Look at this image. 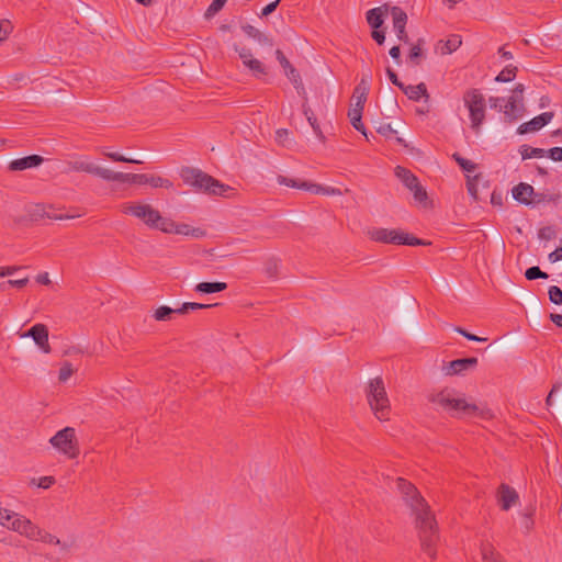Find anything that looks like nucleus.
<instances>
[{
    "instance_id": "obj_1",
    "label": "nucleus",
    "mask_w": 562,
    "mask_h": 562,
    "mask_svg": "<svg viewBox=\"0 0 562 562\" xmlns=\"http://www.w3.org/2000/svg\"><path fill=\"white\" fill-rule=\"evenodd\" d=\"M396 487L404 503L411 508L416 517V524L420 532L422 547L424 552L435 558V544L437 541L436 521L428 504L417 488L402 477L396 479Z\"/></svg>"
},
{
    "instance_id": "obj_2",
    "label": "nucleus",
    "mask_w": 562,
    "mask_h": 562,
    "mask_svg": "<svg viewBox=\"0 0 562 562\" xmlns=\"http://www.w3.org/2000/svg\"><path fill=\"white\" fill-rule=\"evenodd\" d=\"M429 402L452 417H479L481 419L493 417L487 407L467 402L464 395L452 387H445L431 393Z\"/></svg>"
},
{
    "instance_id": "obj_3",
    "label": "nucleus",
    "mask_w": 562,
    "mask_h": 562,
    "mask_svg": "<svg viewBox=\"0 0 562 562\" xmlns=\"http://www.w3.org/2000/svg\"><path fill=\"white\" fill-rule=\"evenodd\" d=\"M367 401L379 420H387L391 406L383 380L378 376L369 381L366 389Z\"/></svg>"
},
{
    "instance_id": "obj_4",
    "label": "nucleus",
    "mask_w": 562,
    "mask_h": 562,
    "mask_svg": "<svg viewBox=\"0 0 562 562\" xmlns=\"http://www.w3.org/2000/svg\"><path fill=\"white\" fill-rule=\"evenodd\" d=\"M181 178L187 184L209 194L225 196L229 190V187L220 183L216 179L198 169L183 168Z\"/></svg>"
},
{
    "instance_id": "obj_5",
    "label": "nucleus",
    "mask_w": 562,
    "mask_h": 562,
    "mask_svg": "<svg viewBox=\"0 0 562 562\" xmlns=\"http://www.w3.org/2000/svg\"><path fill=\"white\" fill-rule=\"evenodd\" d=\"M0 525L35 541L41 528L25 516L0 506Z\"/></svg>"
},
{
    "instance_id": "obj_6",
    "label": "nucleus",
    "mask_w": 562,
    "mask_h": 562,
    "mask_svg": "<svg viewBox=\"0 0 562 562\" xmlns=\"http://www.w3.org/2000/svg\"><path fill=\"white\" fill-rule=\"evenodd\" d=\"M121 212L134 216L149 228L161 229V222L165 221L158 210L143 201L126 202L121 205Z\"/></svg>"
},
{
    "instance_id": "obj_7",
    "label": "nucleus",
    "mask_w": 562,
    "mask_h": 562,
    "mask_svg": "<svg viewBox=\"0 0 562 562\" xmlns=\"http://www.w3.org/2000/svg\"><path fill=\"white\" fill-rule=\"evenodd\" d=\"M368 237L376 243L417 246L424 243L400 229H387L382 227H371L367 231Z\"/></svg>"
},
{
    "instance_id": "obj_8",
    "label": "nucleus",
    "mask_w": 562,
    "mask_h": 562,
    "mask_svg": "<svg viewBox=\"0 0 562 562\" xmlns=\"http://www.w3.org/2000/svg\"><path fill=\"white\" fill-rule=\"evenodd\" d=\"M463 101L470 113L471 126L479 132L485 119V99L479 89H471L464 93Z\"/></svg>"
},
{
    "instance_id": "obj_9",
    "label": "nucleus",
    "mask_w": 562,
    "mask_h": 562,
    "mask_svg": "<svg viewBox=\"0 0 562 562\" xmlns=\"http://www.w3.org/2000/svg\"><path fill=\"white\" fill-rule=\"evenodd\" d=\"M109 181H121V182H130L136 184H149L153 188H172V182L159 176H151L145 173H124V172H114L111 170V176Z\"/></svg>"
},
{
    "instance_id": "obj_10",
    "label": "nucleus",
    "mask_w": 562,
    "mask_h": 562,
    "mask_svg": "<svg viewBox=\"0 0 562 562\" xmlns=\"http://www.w3.org/2000/svg\"><path fill=\"white\" fill-rule=\"evenodd\" d=\"M49 443L68 458H76L79 454V448L76 440V431L72 427H65L57 431Z\"/></svg>"
},
{
    "instance_id": "obj_11",
    "label": "nucleus",
    "mask_w": 562,
    "mask_h": 562,
    "mask_svg": "<svg viewBox=\"0 0 562 562\" xmlns=\"http://www.w3.org/2000/svg\"><path fill=\"white\" fill-rule=\"evenodd\" d=\"M277 182L281 186H286L290 188L304 190L307 192H312L314 194H322V195H341L342 194L340 189H337V188L324 187V186L313 183L310 181L289 178V177L281 176V175H279L277 177Z\"/></svg>"
},
{
    "instance_id": "obj_12",
    "label": "nucleus",
    "mask_w": 562,
    "mask_h": 562,
    "mask_svg": "<svg viewBox=\"0 0 562 562\" xmlns=\"http://www.w3.org/2000/svg\"><path fill=\"white\" fill-rule=\"evenodd\" d=\"M524 91L525 86L522 83H517L512 91L510 97L505 99L503 113L505 120L509 123L522 117L525 113Z\"/></svg>"
},
{
    "instance_id": "obj_13",
    "label": "nucleus",
    "mask_w": 562,
    "mask_h": 562,
    "mask_svg": "<svg viewBox=\"0 0 562 562\" xmlns=\"http://www.w3.org/2000/svg\"><path fill=\"white\" fill-rule=\"evenodd\" d=\"M66 172L69 171H82L93 176H98L103 180L109 181L111 170L102 168L90 161L87 157H77L66 162Z\"/></svg>"
},
{
    "instance_id": "obj_14",
    "label": "nucleus",
    "mask_w": 562,
    "mask_h": 562,
    "mask_svg": "<svg viewBox=\"0 0 562 562\" xmlns=\"http://www.w3.org/2000/svg\"><path fill=\"white\" fill-rule=\"evenodd\" d=\"M235 50L238 53L243 65L251 71L254 77L261 78L267 75V67L254 56L250 48L235 46Z\"/></svg>"
},
{
    "instance_id": "obj_15",
    "label": "nucleus",
    "mask_w": 562,
    "mask_h": 562,
    "mask_svg": "<svg viewBox=\"0 0 562 562\" xmlns=\"http://www.w3.org/2000/svg\"><path fill=\"white\" fill-rule=\"evenodd\" d=\"M21 338H32L36 346L44 352L49 353L52 351L48 341V329L44 324H35L27 331L20 334Z\"/></svg>"
},
{
    "instance_id": "obj_16",
    "label": "nucleus",
    "mask_w": 562,
    "mask_h": 562,
    "mask_svg": "<svg viewBox=\"0 0 562 562\" xmlns=\"http://www.w3.org/2000/svg\"><path fill=\"white\" fill-rule=\"evenodd\" d=\"M160 231L166 234H177L182 236L201 237L203 235V232L200 228H193L190 225L183 223L178 224L170 218H165V221L161 222Z\"/></svg>"
},
{
    "instance_id": "obj_17",
    "label": "nucleus",
    "mask_w": 562,
    "mask_h": 562,
    "mask_svg": "<svg viewBox=\"0 0 562 562\" xmlns=\"http://www.w3.org/2000/svg\"><path fill=\"white\" fill-rule=\"evenodd\" d=\"M476 363L477 359L474 357L457 359L443 366L442 371L446 375H458L475 368Z\"/></svg>"
},
{
    "instance_id": "obj_18",
    "label": "nucleus",
    "mask_w": 562,
    "mask_h": 562,
    "mask_svg": "<svg viewBox=\"0 0 562 562\" xmlns=\"http://www.w3.org/2000/svg\"><path fill=\"white\" fill-rule=\"evenodd\" d=\"M554 113L553 112H543L538 116H535L529 122L522 123L518 130V134H527L531 132H537L541 130L543 126L549 124L551 120L553 119Z\"/></svg>"
},
{
    "instance_id": "obj_19",
    "label": "nucleus",
    "mask_w": 562,
    "mask_h": 562,
    "mask_svg": "<svg viewBox=\"0 0 562 562\" xmlns=\"http://www.w3.org/2000/svg\"><path fill=\"white\" fill-rule=\"evenodd\" d=\"M369 79L370 74L363 75L359 85L356 87L352 95L351 108L363 110V105L367 101V94L369 91Z\"/></svg>"
},
{
    "instance_id": "obj_20",
    "label": "nucleus",
    "mask_w": 562,
    "mask_h": 562,
    "mask_svg": "<svg viewBox=\"0 0 562 562\" xmlns=\"http://www.w3.org/2000/svg\"><path fill=\"white\" fill-rule=\"evenodd\" d=\"M276 56L282 68L284 69L285 76L294 85L296 89L302 88V79L297 70L290 64L288 58L283 55L280 49H277Z\"/></svg>"
},
{
    "instance_id": "obj_21",
    "label": "nucleus",
    "mask_w": 562,
    "mask_h": 562,
    "mask_svg": "<svg viewBox=\"0 0 562 562\" xmlns=\"http://www.w3.org/2000/svg\"><path fill=\"white\" fill-rule=\"evenodd\" d=\"M498 503L503 510H508L518 502L517 492L506 484H502L498 488Z\"/></svg>"
},
{
    "instance_id": "obj_22",
    "label": "nucleus",
    "mask_w": 562,
    "mask_h": 562,
    "mask_svg": "<svg viewBox=\"0 0 562 562\" xmlns=\"http://www.w3.org/2000/svg\"><path fill=\"white\" fill-rule=\"evenodd\" d=\"M389 9L390 4H383L367 11L366 19L368 24L372 29H380L383 25L384 16H389Z\"/></svg>"
},
{
    "instance_id": "obj_23",
    "label": "nucleus",
    "mask_w": 562,
    "mask_h": 562,
    "mask_svg": "<svg viewBox=\"0 0 562 562\" xmlns=\"http://www.w3.org/2000/svg\"><path fill=\"white\" fill-rule=\"evenodd\" d=\"M43 162V157L38 155H31L23 158L14 159L10 162L9 169L12 171H22L29 168H34Z\"/></svg>"
},
{
    "instance_id": "obj_24",
    "label": "nucleus",
    "mask_w": 562,
    "mask_h": 562,
    "mask_svg": "<svg viewBox=\"0 0 562 562\" xmlns=\"http://www.w3.org/2000/svg\"><path fill=\"white\" fill-rule=\"evenodd\" d=\"M533 194L532 186L520 182L513 188V198L525 205L531 204V196Z\"/></svg>"
},
{
    "instance_id": "obj_25",
    "label": "nucleus",
    "mask_w": 562,
    "mask_h": 562,
    "mask_svg": "<svg viewBox=\"0 0 562 562\" xmlns=\"http://www.w3.org/2000/svg\"><path fill=\"white\" fill-rule=\"evenodd\" d=\"M409 100L419 101L422 98L428 99V92L425 83H418L416 86L404 85L401 89Z\"/></svg>"
},
{
    "instance_id": "obj_26",
    "label": "nucleus",
    "mask_w": 562,
    "mask_h": 562,
    "mask_svg": "<svg viewBox=\"0 0 562 562\" xmlns=\"http://www.w3.org/2000/svg\"><path fill=\"white\" fill-rule=\"evenodd\" d=\"M394 175L397 179L402 181V183L409 190L416 188V183L418 182L417 177L408 169L396 166L394 169Z\"/></svg>"
},
{
    "instance_id": "obj_27",
    "label": "nucleus",
    "mask_w": 562,
    "mask_h": 562,
    "mask_svg": "<svg viewBox=\"0 0 562 562\" xmlns=\"http://www.w3.org/2000/svg\"><path fill=\"white\" fill-rule=\"evenodd\" d=\"M389 16L392 18L393 30L406 27L407 14L404 10L396 5H390Z\"/></svg>"
},
{
    "instance_id": "obj_28",
    "label": "nucleus",
    "mask_w": 562,
    "mask_h": 562,
    "mask_svg": "<svg viewBox=\"0 0 562 562\" xmlns=\"http://www.w3.org/2000/svg\"><path fill=\"white\" fill-rule=\"evenodd\" d=\"M227 289V283L225 282H201L198 283L194 288L195 292L211 294L221 292Z\"/></svg>"
},
{
    "instance_id": "obj_29",
    "label": "nucleus",
    "mask_w": 562,
    "mask_h": 562,
    "mask_svg": "<svg viewBox=\"0 0 562 562\" xmlns=\"http://www.w3.org/2000/svg\"><path fill=\"white\" fill-rule=\"evenodd\" d=\"M348 117H349L350 123L353 126V128H356L357 131L361 132L366 137H368L366 128H364V125L361 122L362 110L361 109L350 108L349 112H348Z\"/></svg>"
},
{
    "instance_id": "obj_30",
    "label": "nucleus",
    "mask_w": 562,
    "mask_h": 562,
    "mask_svg": "<svg viewBox=\"0 0 562 562\" xmlns=\"http://www.w3.org/2000/svg\"><path fill=\"white\" fill-rule=\"evenodd\" d=\"M423 43L424 41L420 38L415 44L412 45L408 54V61L413 65L417 66L420 64L423 54Z\"/></svg>"
},
{
    "instance_id": "obj_31",
    "label": "nucleus",
    "mask_w": 562,
    "mask_h": 562,
    "mask_svg": "<svg viewBox=\"0 0 562 562\" xmlns=\"http://www.w3.org/2000/svg\"><path fill=\"white\" fill-rule=\"evenodd\" d=\"M173 314H179L178 308L162 305L155 310L153 317L158 322H166L171 319Z\"/></svg>"
},
{
    "instance_id": "obj_32",
    "label": "nucleus",
    "mask_w": 562,
    "mask_h": 562,
    "mask_svg": "<svg viewBox=\"0 0 562 562\" xmlns=\"http://www.w3.org/2000/svg\"><path fill=\"white\" fill-rule=\"evenodd\" d=\"M520 155L524 160L530 159V158H541L546 155V150L542 148H535L530 147L528 145L520 146Z\"/></svg>"
},
{
    "instance_id": "obj_33",
    "label": "nucleus",
    "mask_w": 562,
    "mask_h": 562,
    "mask_svg": "<svg viewBox=\"0 0 562 562\" xmlns=\"http://www.w3.org/2000/svg\"><path fill=\"white\" fill-rule=\"evenodd\" d=\"M35 541H41V542L48 543V544L61 546L63 549L67 548L66 544L61 543L60 540L56 536L45 531L42 528H41L40 535L37 536Z\"/></svg>"
},
{
    "instance_id": "obj_34",
    "label": "nucleus",
    "mask_w": 562,
    "mask_h": 562,
    "mask_svg": "<svg viewBox=\"0 0 562 562\" xmlns=\"http://www.w3.org/2000/svg\"><path fill=\"white\" fill-rule=\"evenodd\" d=\"M461 37L459 35H452L448 38L441 47L442 54H451L457 50L461 45Z\"/></svg>"
},
{
    "instance_id": "obj_35",
    "label": "nucleus",
    "mask_w": 562,
    "mask_h": 562,
    "mask_svg": "<svg viewBox=\"0 0 562 562\" xmlns=\"http://www.w3.org/2000/svg\"><path fill=\"white\" fill-rule=\"evenodd\" d=\"M517 68L515 66H506L495 78L498 82H509L516 77Z\"/></svg>"
},
{
    "instance_id": "obj_36",
    "label": "nucleus",
    "mask_w": 562,
    "mask_h": 562,
    "mask_svg": "<svg viewBox=\"0 0 562 562\" xmlns=\"http://www.w3.org/2000/svg\"><path fill=\"white\" fill-rule=\"evenodd\" d=\"M483 562H503L501 557L494 552L491 546L484 544L481 549Z\"/></svg>"
},
{
    "instance_id": "obj_37",
    "label": "nucleus",
    "mask_w": 562,
    "mask_h": 562,
    "mask_svg": "<svg viewBox=\"0 0 562 562\" xmlns=\"http://www.w3.org/2000/svg\"><path fill=\"white\" fill-rule=\"evenodd\" d=\"M453 159L457 161V164L460 166L462 170L465 172H474L476 169V164H474L472 160L465 159L461 157L459 154H453Z\"/></svg>"
},
{
    "instance_id": "obj_38",
    "label": "nucleus",
    "mask_w": 562,
    "mask_h": 562,
    "mask_svg": "<svg viewBox=\"0 0 562 562\" xmlns=\"http://www.w3.org/2000/svg\"><path fill=\"white\" fill-rule=\"evenodd\" d=\"M244 30L250 37L257 40L259 43L271 45L270 40L265 34H262L258 29L251 25H247Z\"/></svg>"
},
{
    "instance_id": "obj_39",
    "label": "nucleus",
    "mask_w": 562,
    "mask_h": 562,
    "mask_svg": "<svg viewBox=\"0 0 562 562\" xmlns=\"http://www.w3.org/2000/svg\"><path fill=\"white\" fill-rule=\"evenodd\" d=\"M216 304H202V303H193V302H187L181 305V307L178 308L179 314H187L190 311H198L202 308H209L212 306H215Z\"/></svg>"
},
{
    "instance_id": "obj_40",
    "label": "nucleus",
    "mask_w": 562,
    "mask_h": 562,
    "mask_svg": "<svg viewBox=\"0 0 562 562\" xmlns=\"http://www.w3.org/2000/svg\"><path fill=\"white\" fill-rule=\"evenodd\" d=\"M103 155L116 162L143 164V160L128 158L115 151H104Z\"/></svg>"
},
{
    "instance_id": "obj_41",
    "label": "nucleus",
    "mask_w": 562,
    "mask_h": 562,
    "mask_svg": "<svg viewBox=\"0 0 562 562\" xmlns=\"http://www.w3.org/2000/svg\"><path fill=\"white\" fill-rule=\"evenodd\" d=\"M55 483V479L53 476H42L40 479L33 477L30 481V485H36L37 487L47 490Z\"/></svg>"
},
{
    "instance_id": "obj_42",
    "label": "nucleus",
    "mask_w": 562,
    "mask_h": 562,
    "mask_svg": "<svg viewBox=\"0 0 562 562\" xmlns=\"http://www.w3.org/2000/svg\"><path fill=\"white\" fill-rule=\"evenodd\" d=\"M525 277L528 280H536L539 278L547 279L548 274L546 272H543L539 267L533 266L526 270Z\"/></svg>"
},
{
    "instance_id": "obj_43",
    "label": "nucleus",
    "mask_w": 562,
    "mask_h": 562,
    "mask_svg": "<svg viewBox=\"0 0 562 562\" xmlns=\"http://www.w3.org/2000/svg\"><path fill=\"white\" fill-rule=\"evenodd\" d=\"M549 300L555 305H562V290L557 285H551L548 291Z\"/></svg>"
},
{
    "instance_id": "obj_44",
    "label": "nucleus",
    "mask_w": 562,
    "mask_h": 562,
    "mask_svg": "<svg viewBox=\"0 0 562 562\" xmlns=\"http://www.w3.org/2000/svg\"><path fill=\"white\" fill-rule=\"evenodd\" d=\"M533 512H535V508L530 507L528 509V512L522 515L521 527L524 528L525 532H529L533 527V520H532Z\"/></svg>"
},
{
    "instance_id": "obj_45",
    "label": "nucleus",
    "mask_w": 562,
    "mask_h": 562,
    "mask_svg": "<svg viewBox=\"0 0 562 562\" xmlns=\"http://www.w3.org/2000/svg\"><path fill=\"white\" fill-rule=\"evenodd\" d=\"M13 31V25L9 20H0V43L5 41Z\"/></svg>"
},
{
    "instance_id": "obj_46",
    "label": "nucleus",
    "mask_w": 562,
    "mask_h": 562,
    "mask_svg": "<svg viewBox=\"0 0 562 562\" xmlns=\"http://www.w3.org/2000/svg\"><path fill=\"white\" fill-rule=\"evenodd\" d=\"M74 373L71 363L64 362L60 367L58 379L60 382H66Z\"/></svg>"
},
{
    "instance_id": "obj_47",
    "label": "nucleus",
    "mask_w": 562,
    "mask_h": 562,
    "mask_svg": "<svg viewBox=\"0 0 562 562\" xmlns=\"http://www.w3.org/2000/svg\"><path fill=\"white\" fill-rule=\"evenodd\" d=\"M227 0H213L205 12L206 18H211L216 14L226 3Z\"/></svg>"
},
{
    "instance_id": "obj_48",
    "label": "nucleus",
    "mask_w": 562,
    "mask_h": 562,
    "mask_svg": "<svg viewBox=\"0 0 562 562\" xmlns=\"http://www.w3.org/2000/svg\"><path fill=\"white\" fill-rule=\"evenodd\" d=\"M409 191L413 192L414 199L417 202H425L427 200V192L426 190L420 186L419 181L416 183V188L409 189Z\"/></svg>"
},
{
    "instance_id": "obj_49",
    "label": "nucleus",
    "mask_w": 562,
    "mask_h": 562,
    "mask_svg": "<svg viewBox=\"0 0 562 562\" xmlns=\"http://www.w3.org/2000/svg\"><path fill=\"white\" fill-rule=\"evenodd\" d=\"M308 123L310 125L312 126L315 135L317 136V138L321 140V142H325V135L323 134L318 123H317V119L315 116H310L308 117Z\"/></svg>"
},
{
    "instance_id": "obj_50",
    "label": "nucleus",
    "mask_w": 562,
    "mask_h": 562,
    "mask_svg": "<svg viewBox=\"0 0 562 562\" xmlns=\"http://www.w3.org/2000/svg\"><path fill=\"white\" fill-rule=\"evenodd\" d=\"M29 282V278H22V279H16V280H8L7 282L2 283L0 285L1 290H4L5 289V285H10V286H13V288H18V289H21L23 286H25Z\"/></svg>"
},
{
    "instance_id": "obj_51",
    "label": "nucleus",
    "mask_w": 562,
    "mask_h": 562,
    "mask_svg": "<svg viewBox=\"0 0 562 562\" xmlns=\"http://www.w3.org/2000/svg\"><path fill=\"white\" fill-rule=\"evenodd\" d=\"M289 131L285 128H280L276 132V142L279 145L286 146V142L289 139Z\"/></svg>"
},
{
    "instance_id": "obj_52",
    "label": "nucleus",
    "mask_w": 562,
    "mask_h": 562,
    "mask_svg": "<svg viewBox=\"0 0 562 562\" xmlns=\"http://www.w3.org/2000/svg\"><path fill=\"white\" fill-rule=\"evenodd\" d=\"M504 102H505V98L491 97L488 99L490 106L492 109H498L501 112H503V110H504Z\"/></svg>"
},
{
    "instance_id": "obj_53",
    "label": "nucleus",
    "mask_w": 562,
    "mask_h": 562,
    "mask_svg": "<svg viewBox=\"0 0 562 562\" xmlns=\"http://www.w3.org/2000/svg\"><path fill=\"white\" fill-rule=\"evenodd\" d=\"M548 155L554 161H562V147L550 148Z\"/></svg>"
},
{
    "instance_id": "obj_54",
    "label": "nucleus",
    "mask_w": 562,
    "mask_h": 562,
    "mask_svg": "<svg viewBox=\"0 0 562 562\" xmlns=\"http://www.w3.org/2000/svg\"><path fill=\"white\" fill-rule=\"evenodd\" d=\"M371 36L379 45H382L385 41V33L380 29H373Z\"/></svg>"
},
{
    "instance_id": "obj_55",
    "label": "nucleus",
    "mask_w": 562,
    "mask_h": 562,
    "mask_svg": "<svg viewBox=\"0 0 562 562\" xmlns=\"http://www.w3.org/2000/svg\"><path fill=\"white\" fill-rule=\"evenodd\" d=\"M456 331L461 334L463 337H465L467 339L472 340V341H483V340H485V338H481V337H477V336H475L473 334H470V333H468L467 330H464L461 327H457Z\"/></svg>"
},
{
    "instance_id": "obj_56",
    "label": "nucleus",
    "mask_w": 562,
    "mask_h": 562,
    "mask_svg": "<svg viewBox=\"0 0 562 562\" xmlns=\"http://www.w3.org/2000/svg\"><path fill=\"white\" fill-rule=\"evenodd\" d=\"M378 133L383 136L390 137L396 134V131H394L390 124H383L378 128Z\"/></svg>"
},
{
    "instance_id": "obj_57",
    "label": "nucleus",
    "mask_w": 562,
    "mask_h": 562,
    "mask_svg": "<svg viewBox=\"0 0 562 562\" xmlns=\"http://www.w3.org/2000/svg\"><path fill=\"white\" fill-rule=\"evenodd\" d=\"M396 37L400 42L405 44L409 43V36L407 34L406 27L394 30Z\"/></svg>"
},
{
    "instance_id": "obj_58",
    "label": "nucleus",
    "mask_w": 562,
    "mask_h": 562,
    "mask_svg": "<svg viewBox=\"0 0 562 562\" xmlns=\"http://www.w3.org/2000/svg\"><path fill=\"white\" fill-rule=\"evenodd\" d=\"M386 75L393 85H395L400 89L403 88L404 83L398 80L396 74L391 68H386Z\"/></svg>"
},
{
    "instance_id": "obj_59",
    "label": "nucleus",
    "mask_w": 562,
    "mask_h": 562,
    "mask_svg": "<svg viewBox=\"0 0 562 562\" xmlns=\"http://www.w3.org/2000/svg\"><path fill=\"white\" fill-rule=\"evenodd\" d=\"M20 267L9 266V267H0V278L12 276L15 271L20 270Z\"/></svg>"
},
{
    "instance_id": "obj_60",
    "label": "nucleus",
    "mask_w": 562,
    "mask_h": 562,
    "mask_svg": "<svg viewBox=\"0 0 562 562\" xmlns=\"http://www.w3.org/2000/svg\"><path fill=\"white\" fill-rule=\"evenodd\" d=\"M279 2H280V0H276V1H273V2H271V3H269V4H267V5L262 9L261 14H262L263 16H267V15L271 14V13L277 9V7H278Z\"/></svg>"
},
{
    "instance_id": "obj_61",
    "label": "nucleus",
    "mask_w": 562,
    "mask_h": 562,
    "mask_svg": "<svg viewBox=\"0 0 562 562\" xmlns=\"http://www.w3.org/2000/svg\"><path fill=\"white\" fill-rule=\"evenodd\" d=\"M390 56L396 61V64H401V49L400 46H393L390 52Z\"/></svg>"
},
{
    "instance_id": "obj_62",
    "label": "nucleus",
    "mask_w": 562,
    "mask_h": 562,
    "mask_svg": "<svg viewBox=\"0 0 562 562\" xmlns=\"http://www.w3.org/2000/svg\"><path fill=\"white\" fill-rule=\"evenodd\" d=\"M549 260H550L551 262H557V261L562 260V247H559V248H557L554 251H552V252L549 255Z\"/></svg>"
},
{
    "instance_id": "obj_63",
    "label": "nucleus",
    "mask_w": 562,
    "mask_h": 562,
    "mask_svg": "<svg viewBox=\"0 0 562 562\" xmlns=\"http://www.w3.org/2000/svg\"><path fill=\"white\" fill-rule=\"evenodd\" d=\"M36 281L41 284L48 285L50 284V279L47 272L40 273L36 277Z\"/></svg>"
},
{
    "instance_id": "obj_64",
    "label": "nucleus",
    "mask_w": 562,
    "mask_h": 562,
    "mask_svg": "<svg viewBox=\"0 0 562 562\" xmlns=\"http://www.w3.org/2000/svg\"><path fill=\"white\" fill-rule=\"evenodd\" d=\"M550 319L552 323H554L558 327H562V314H550Z\"/></svg>"
}]
</instances>
